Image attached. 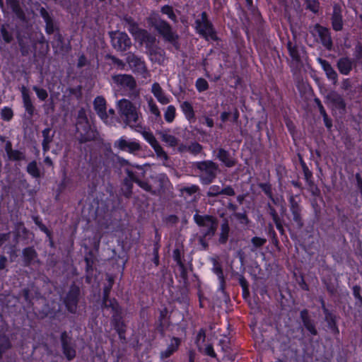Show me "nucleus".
Returning a JSON list of instances; mask_svg holds the SVG:
<instances>
[{
	"mask_svg": "<svg viewBox=\"0 0 362 362\" xmlns=\"http://www.w3.org/2000/svg\"><path fill=\"white\" fill-rule=\"evenodd\" d=\"M217 158L226 167L231 168L235 165V160L232 158L228 151L223 148H219L218 151Z\"/></svg>",
	"mask_w": 362,
	"mask_h": 362,
	"instance_id": "obj_24",
	"label": "nucleus"
},
{
	"mask_svg": "<svg viewBox=\"0 0 362 362\" xmlns=\"http://www.w3.org/2000/svg\"><path fill=\"white\" fill-rule=\"evenodd\" d=\"M314 32L319 36L323 46L330 50L332 47V40L329 30L317 24L314 27Z\"/></svg>",
	"mask_w": 362,
	"mask_h": 362,
	"instance_id": "obj_14",
	"label": "nucleus"
},
{
	"mask_svg": "<svg viewBox=\"0 0 362 362\" xmlns=\"http://www.w3.org/2000/svg\"><path fill=\"white\" fill-rule=\"evenodd\" d=\"M151 93L160 104L167 105L170 103V98L165 95L158 83H154L152 85Z\"/></svg>",
	"mask_w": 362,
	"mask_h": 362,
	"instance_id": "obj_22",
	"label": "nucleus"
},
{
	"mask_svg": "<svg viewBox=\"0 0 362 362\" xmlns=\"http://www.w3.org/2000/svg\"><path fill=\"white\" fill-rule=\"evenodd\" d=\"M78 289L72 288L67 294L64 303L68 310L71 313H75L77 307Z\"/></svg>",
	"mask_w": 362,
	"mask_h": 362,
	"instance_id": "obj_17",
	"label": "nucleus"
},
{
	"mask_svg": "<svg viewBox=\"0 0 362 362\" xmlns=\"http://www.w3.org/2000/svg\"><path fill=\"white\" fill-rule=\"evenodd\" d=\"M45 23H46V32L48 34L52 33L54 32V25H53L52 20L45 21Z\"/></svg>",
	"mask_w": 362,
	"mask_h": 362,
	"instance_id": "obj_57",
	"label": "nucleus"
},
{
	"mask_svg": "<svg viewBox=\"0 0 362 362\" xmlns=\"http://www.w3.org/2000/svg\"><path fill=\"white\" fill-rule=\"evenodd\" d=\"M13 113L11 108L4 107L1 110V116L4 120L9 121L13 117Z\"/></svg>",
	"mask_w": 362,
	"mask_h": 362,
	"instance_id": "obj_46",
	"label": "nucleus"
},
{
	"mask_svg": "<svg viewBox=\"0 0 362 362\" xmlns=\"http://www.w3.org/2000/svg\"><path fill=\"white\" fill-rule=\"evenodd\" d=\"M260 187L262 191L271 199H272V188L270 185L263 183L260 185Z\"/></svg>",
	"mask_w": 362,
	"mask_h": 362,
	"instance_id": "obj_51",
	"label": "nucleus"
},
{
	"mask_svg": "<svg viewBox=\"0 0 362 362\" xmlns=\"http://www.w3.org/2000/svg\"><path fill=\"white\" fill-rule=\"evenodd\" d=\"M180 107L187 120L189 122L194 120V111L190 103L185 101L181 104Z\"/></svg>",
	"mask_w": 362,
	"mask_h": 362,
	"instance_id": "obj_28",
	"label": "nucleus"
},
{
	"mask_svg": "<svg viewBox=\"0 0 362 362\" xmlns=\"http://www.w3.org/2000/svg\"><path fill=\"white\" fill-rule=\"evenodd\" d=\"M351 87V83L349 78H345L341 82V88L344 90H349Z\"/></svg>",
	"mask_w": 362,
	"mask_h": 362,
	"instance_id": "obj_56",
	"label": "nucleus"
},
{
	"mask_svg": "<svg viewBox=\"0 0 362 362\" xmlns=\"http://www.w3.org/2000/svg\"><path fill=\"white\" fill-rule=\"evenodd\" d=\"M110 288H105V290H104V296H103V304L105 307H111L112 309L115 311V312H117V310H118V304L116 301L115 300H108L107 299V296H108V294H109V292H110Z\"/></svg>",
	"mask_w": 362,
	"mask_h": 362,
	"instance_id": "obj_35",
	"label": "nucleus"
},
{
	"mask_svg": "<svg viewBox=\"0 0 362 362\" xmlns=\"http://www.w3.org/2000/svg\"><path fill=\"white\" fill-rule=\"evenodd\" d=\"M116 107L125 125L136 132H140L142 119L140 105H136L128 99L122 98L117 102Z\"/></svg>",
	"mask_w": 362,
	"mask_h": 362,
	"instance_id": "obj_1",
	"label": "nucleus"
},
{
	"mask_svg": "<svg viewBox=\"0 0 362 362\" xmlns=\"http://www.w3.org/2000/svg\"><path fill=\"white\" fill-rule=\"evenodd\" d=\"M61 342L63 354L67 360L71 361L76 356V349L71 342V339L68 337L66 332L61 334Z\"/></svg>",
	"mask_w": 362,
	"mask_h": 362,
	"instance_id": "obj_12",
	"label": "nucleus"
},
{
	"mask_svg": "<svg viewBox=\"0 0 362 362\" xmlns=\"http://www.w3.org/2000/svg\"><path fill=\"white\" fill-rule=\"evenodd\" d=\"M33 89L35 92L37 98L40 100L44 101L47 98L48 94L46 90L39 88L37 86H33Z\"/></svg>",
	"mask_w": 362,
	"mask_h": 362,
	"instance_id": "obj_44",
	"label": "nucleus"
},
{
	"mask_svg": "<svg viewBox=\"0 0 362 362\" xmlns=\"http://www.w3.org/2000/svg\"><path fill=\"white\" fill-rule=\"evenodd\" d=\"M40 14L42 16V18H44L45 21L52 20L51 17L49 16L48 12L47 11V10L45 8H41Z\"/></svg>",
	"mask_w": 362,
	"mask_h": 362,
	"instance_id": "obj_61",
	"label": "nucleus"
},
{
	"mask_svg": "<svg viewBox=\"0 0 362 362\" xmlns=\"http://www.w3.org/2000/svg\"><path fill=\"white\" fill-rule=\"evenodd\" d=\"M354 60L347 57L340 58L337 62V69L343 75H348L352 70Z\"/></svg>",
	"mask_w": 362,
	"mask_h": 362,
	"instance_id": "obj_20",
	"label": "nucleus"
},
{
	"mask_svg": "<svg viewBox=\"0 0 362 362\" xmlns=\"http://www.w3.org/2000/svg\"><path fill=\"white\" fill-rule=\"evenodd\" d=\"M322 116L323 117V119H324L325 126L328 129H330L332 126V120L330 119H329L327 113L322 114Z\"/></svg>",
	"mask_w": 362,
	"mask_h": 362,
	"instance_id": "obj_59",
	"label": "nucleus"
},
{
	"mask_svg": "<svg viewBox=\"0 0 362 362\" xmlns=\"http://www.w3.org/2000/svg\"><path fill=\"white\" fill-rule=\"evenodd\" d=\"M360 287L359 286H354V296L356 298L358 299L360 301L362 302V297L360 295Z\"/></svg>",
	"mask_w": 362,
	"mask_h": 362,
	"instance_id": "obj_63",
	"label": "nucleus"
},
{
	"mask_svg": "<svg viewBox=\"0 0 362 362\" xmlns=\"http://www.w3.org/2000/svg\"><path fill=\"white\" fill-rule=\"evenodd\" d=\"M112 47L119 51H126L132 46V42L124 32L112 31L110 33Z\"/></svg>",
	"mask_w": 362,
	"mask_h": 362,
	"instance_id": "obj_7",
	"label": "nucleus"
},
{
	"mask_svg": "<svg viewBox=\"0 0 362 362\" xmlns=\"http://www.w3.org/2000/svg\"><path fill=\"white\" fill-rule=\"evenodd\" d=\"M196 88L199 92H202L208 89V83L207 81L202 78H199L196 81Z\"/></svg>",
	"mask_w": 362,
	"mask_h": 362,
	"instance_id": "obj_45",
	"label": "nucleus"
},
{
	"mask_svg": "<svg viewBox=\"0 0 362 362\" xmlns=\"http://www.w3.org/2000/svg\"><path fill=\"white\" fill-rule=\"evenodd\" d=\"M161 11L163 13L167 15L170 20L174 21H176V15L175 14L171 6L165 5L161 8Z\"/></svg>",
	"mask_w": 362,
	"mask_h": 362,
	"instance_id": "obj_43",
	"label": "nucleus"
},
{
	"mask_svg": "<svg viewBox=\"0 0 362 362\" xmlns=\"http://www.w3.org/2000/svg\"><path fill=\"white\" fill-rule=\"evenodd\" d=\"M322 309L325 313V321L327 322L328 327L338 332V329L336 325L335 316L329 312V310L325 308L324 302L322 301Z\"/></svg>",
	"mask_w": 362,
	"mask_h": 362,
	"instance_id": "obj_29",
	"label": "nucleus"
},
{
	"mask_svg": "<svg viewBox=\"0 0 362 362\" xmlns=\"http://www.w3.org/2000/svg\"><path fill=\"white\" fill-rule=\"evenodd\" d=\"M355 57L357 59H362V46L358 45L355 48Z\"/></svg>",
	"mask_w": 362,
	"mask_h": 362,
	"instance_id": "obj_58",
	"label": "nucleus"
},
{
	"mask_svg": "<svg viewBox=\"0 0 362 362\" xmlns=\"http://www.w3.org/2000/svg\"><path fill=\"white\" fill-rule=\"evenodd\" d=\"M7 4L10 6L12 11L20 18H23L24 14L17 0H6Z\"/></svg>",
	"mask_w": 362,
	"mask_h": 362,
	"instance_id": "obj_36",
	"label": "nucleus"
},
{
	"mask_svg": "<svg viewBox=\"0 0 362 362\" xmlns=\"http://www.w3.org/2000/svg\"><path fill=\"white\" fill-rule=\"evenodd\" d=\"M10 238L9 233H0V247Z\"/></svg>",
	"mask_w": 362,
	"mask_h": 362,
	"instance_id": "obj_64",
	"label": "nucleus"
},
{
	"mask_svg": "<svg viewBox=\"0 0 362 362\" xmlns=\"http://www.w3.org/2000/svg\"><path fill=\"white\" fill-rule=\"evenodd\" d=\"M204 351L206 355L210 356L211 357L214 358L216 356V353L214 350V348H213L212 345H211V344H209L206 346Z\"/></svg>",
	"mask_w": 362,
	"mask_h": 362,
	"instance_id": "obj_55",
	"label": "nucleus"
},
{
	"mask_svg": "<svg viewBox=\"0 0 362 362\" xmlns=\"http://www.w3.org/2000/svg\"><path fill=\"white\" fill-rule=\"evenodd\" d=\"M156 154L157 158L165 162L168 159V154L163 150V147L160 146L159 143L152 147Z\"/></svg>",
	"mask_w": 362,
	"mask_h": 362,
	"instance_id": "obj_39",
	"label": "nucleus"
},
{
	"mask_svg": "<svg viewBox=\"0 0 362 362\" xmlns=\"http://www.w3.org/2000/svg\"><path fill=\"white\" fill-rule=\"evenodd\" d=\"M289 202L290 211L293 215V219L296 223L298 227L301 228L303 226L301 218V208L293 196H291Z\"/></svg>",
	"mask_w": 362,
	"mask_h": 362,
	"instance_id": "obj_16",
	"label": "nucleus"
},
{
	"mask_svg": "<svg viewBox=\"0 0 362 362\" xmlns=\"http://www.w3.org/2000/svg\"><path fill=\"white\" fill-rule=\"evenodd\" d=\"M42 134L43 136L42 140V150L43 153H45L49 150V144L52 143L54 133H52V130L50 128H46L42 132Z\"/></svg>",
	"mask_w": 362,
	"mask_h": 362,
	"instance_id": "obj_27",
	"label": "nucleus"
},
{
	"mask_svg": "<svg viewBox=\"0 0 362 362\" xmlns=\"http://www.w3.org/2000/svg\"><path fill=\"white\" fill-rule=\"evenodd\" d=\"M176 109L173 105H168L164 113V118L168 123L172 122L175 117Z\"/></svg>",
	"mask_w": 362,
	"mask_h": 362,
	"instance_id": "obj_38",
	"label": "nucleus"
},
{
	"mask_svg": "<svg viewBox=\"0 0 362 362\" xmlns=\"http://www.w3.org/2000/svg\"><path fill=\"white\" fill-rule=\"evenodd\" d=\"M113 82L120 88L132 90L136 83L134 77L129 74H117L112 76Z\"/></svg>",
	"mask_w": 362,
	"mask_h": 362,
	"instance_id": "obj_10",
	"label": "nucleus"
},
{
	"mask_svg": "<svg viewBox=\"0 0 362 362\" xmlns=\"http://www.w3.org/2000/svg\"><path fill=\"white\" fill-rule=\"evenodd\" d=\"M122 23L124 28L128 30L136 40L141 41V42L149 40L151 37L149 33L146 30L139 28L138 24L131 17L125 16L122 20Z\"/></svg>",
	"mask_w": 362,
	"mask_h": 362,
	"instance_id": "obj_5",
	"label": "nucleus"
},
{
	"mask_svg": "<svg viewBox=\"0 0 362 362\" xmlns=\"http://www.w3.org/2000/svg\"><path fill=\"white\" fill-rule=\"evenodd\" d=\"M21 91L22 94L24 107L25 110L28 112V113L32 115L34 112V107L33 105L30 95L28 94V89L25 86H23L21 89Z\"/></svg>",
	"mask_w": 362,
	"mask_h": 362,
	"instance_id": "obj_26",
	"label": "nucleus"
},
{
	"mask_svg": "<svg viewBox=\"0 0 362 362\" xmlns=\"http://www.w3.org/2000/svg\"><path fill=\"white\" fill-rule=\"evenodd\" d=\"M221 190H222V188L219 185H211L209 188V189L206 192V195L208 197H216L218 195L221 194Z\"/></svg>",
	"mask_w": 362,
	"mask_h": 362,
	"instance_id": "obj_42",
	"label": "nucleus"
},
{
	"mask_svg": "<svg viewBox=\"0 0 362 362\" xmlns=\"http://www.w3.org/2000/svg\"><path fill=\"white\" fill-rule=\"evenodd\" d=\"M147 102H148V109H149V111L151 112V113L152 115H153L156 117H160V112L157 105L153 100V98H150L149 99H148Z\"/></svg>",
	"mask_w": 362,
	"mask_h": 362,
	"instance_id": "obj_41",
	"label": "nucleus"
},
{
	"mask_svg": "<svg viewBox=\"0 0 362 362\" xmlns=\"http://www.w3.org/2000/svg\"><path fill=\"white\" fill-rule=\"evenodd\" d=\"M24 262L26 265H29L37 256L35 250L33 247H27L23 250Z\"/></svg>",
	"mask_w": 362,
	"mask_h": 362,
	"instance_id": "obj_33",
	"label": "nucleus"
},
{
	"mask_svg": "<svg viewBox=\"0 0 362 362\" xmlns=\"http://www.w3.org/2000/svg\"><path fill=\"white\" fill-rule=\"evenodd\" d=\"M173 258L177 264H181V263H182L181 260V254L179 249H175L173 251Z\"/></svg>",
	"mask_w": 362,
	"mask_h": 362,
	"instance_id": "obj_54",
	"label": "nucleus"
},
{
	"mask_svg": "<svg viewBox=\"0 0 362 362\" xmlns=\"http://www.w3.org/2000/svg\"><path fill=\"white\" fill-rule=\"evenodd\" d=\"M127 174L130 180L136 183L143 189L152 194H156V191L152 189L151 186L147 182L141 180L139 175L131 171H128Z\"/></svg>",
	"mask_w": 362,
	"mask_h": 362,
	"instance_id": "obj_25",
	"label": "nucleus"
},
{
	"mask_svg": "<svg viewBox=\"0 0 362 362\" xmlns=\"http://www.w3.org/2000/svg\"><path fill=\"white\" fill-rule=\"evenodd\" d=\"M317 62L325 71L327 77L329 80L332 81L334 84H336L338 78V75L335 70L332 68L331 64L327 61L322 59L321 58H318Z\"/></svg>",
	"mask_w": 362,
	"mask_h": 362,
	"instance_id": "obj_21",
	"label": "nucleus"
},
{
	"mask_svg": "<svg viewBox=\"0 0 362 362\" xmlns=\"http://www.w3.org/2000/svg\"><path fill=\"white\" fill-rule=\"evenodd\" d=\"M221 194L227 196H234L235 194V192L234 189L231 186L228 185L224 188H222Z\"/></svg>",
	"mask_w": 362,
	"mask_h": 362,
	"instance_id": "obj_53",
	"label": "nucleus"
},
{
	"mask_svg": "<svg viewBox=\"0 0 362 362\" xmlns=\"http://www.w3.org/2000/svg\"><path fill=\"white\" fill-rule=\"evenodd\" d=\"M229 233V226L227 221H225L221 225V231L220 234L219 242L221 243H225L228 237Z\"/></svg>",
	"mask_w": 362,
	"mask_h": 362,
	"instance_id": "obj_40",
	"label": "nucleus"
},
{
	"mask_svg": "<svg viewBox=\"0 0 362 362\" xmlns=\"http://www.w3.org/2000/svg\"><path fill=\"white\" fill-rule=\"evenodd\" d=\"M202 149V146L198 144V143H194V144H192L189 146V150L194 153V154H197L201 152Z\"/></svg>",
	"mask_w": 362,
	"mask_h": 362,
	"instance_id": "obj_52",
	"label": "nucleus"
},
{
	"mask_svg": "<svg viewBox=\"0 0 362 362\" xmlns=\"http://www.w3.org/2000/svg\"><path fill=\"white\" fill-rule=\"evenodd\" d=\"M157 134L161 141L170 147H175L179 144L180 140L171 133L170 129H164Z\"/></svg>",
	"mask_w": 362,
	"mask_h": 362,
	"instance_id": "obj_18",
	"label": "nucleus"
},
{
	"mask_svg": "<svg viewBox=\"0 0 362 362\" xmlns=\"http://www.w3.org/2000/svg\"><path fill=\"white\" fill-rule=\"evenodd\" d=\"M194 219L199 226L206 227L208 228V230L206 233V235L214 234L217 228V223L212 216L195 214Z\"/></svg>",
	"mask_w": 362,
	"mask_h": 362,
	"instance_id": "obj_11",
	"label": "nucleus"
},
{
	"mask_svg": "<svg viewBox=\"0 0 362 362\" xmlns=\"http://www.w3.org/2000/svg\"><path fill=\"white\" fill-rule=\"evenodd\" d=\"M332 24L333 29L336 31H339L343 28L341 9L340 6L337 4H335L333 7Z\"/></svg>",
	"mask_w": 362,
	"mask_h": 362,
	"instance_id": "obj_19",
	"label": "nucleus"
},
{
	"mask_svg": "<svg viewBox=\"0 0 362 362\" xmlns=\"http://www.w3.org/2000/svg\"><path fill=\"white\" fill-rule=\"evenodd\" d=\"M333 110L339 111L340 114L345 112L346 103L342 96L336 92H331L327 97Z\"/></svg>",
	"mask_w": 362,
	"mask_h": 362,
	"instance_id": "obj_15",
	"label": "nucleus"
},
{
	"mask_svg": "<svg viewBox=\"0 0 362 362\" xmlns=\"http://www.w3.org/2000/svg\"><path fill=\"white\" fill-rule=\"evenodd\" d=\"M180 267V275L183 278V279H186L187 278V270H186V267L184 264V263H181V264H177Z\"/></svg>",
	"mask_w": 362,
	"mask_h": 362,
	"instance_id": "obj_62",
	"label": "nucleus"
},
{
	"mask_svg": "<svg viewBox=\"0 0 362 362\" xmlns=\"http://www.w3.org/2000/svg\"><path fill=\"white\" fill-rule=\"evenodd\" d=\"M251 241L255 247H259L266 243L267 240L259 237H254L252 238Z\"/></svg>",
	"mask_w": 362,
	"mask_h": 362,
	"instance_id": "obj_48",
	"label": "nucleus"
},
{
	"mask_svg": "<svg viewBox=\"0 0 362 362\" xmlns=\"http://www.w3.org/2000/svg\"><path fill=\"white\" fill-rule=\"evenodd\" d=\"M11 348L9 338L5 334H0V358Z\"/></svg>",
	"mask_w": 362,
	"mask_h": 362,
	"instance_id": "obj_32",
	"label": "nucleus"
},
{
	"mask_svg": "<svg viewBox=\"0 0 362 362\" xmlns=\"http://www.w3.org/2000/svg\"><path fill=\"white\" fill-rule=\"evenodd\" d=\"M6 151L7 155L11 160H21L24 158V156L23 153L17 150H13L11 148V143L6 144Z\"/></svg>",
	"mask_w": 362,
	"mask_h": 362,
	"instance_id": "obj_31",
	"label": "nucleus"
},
{
	"mask_svg": "<svg viewBox=\"0 0 362 362\" xmlns=\"http://www.w3.org/2000/svg\"><path fill=\"white\" fill-rule=\"evenodd\" d=\"M93 105L97 114L105 123H110L112 122V119H109L106 111V101L103 97H96L94 100Z\"/></svg>",
	"mask_w": 362,
	"mask_h": 362,
	"instance_id": "obj_13",
	"label": "nucleus"
},
{
	"mask_svg": "<svg viewBox=\"0 0 362 362\" xmlns=\"http://www.w3.org/2000/svg\"><path fill=\"white\" fill-rule=\"evenodd\" d=\"M115 148L120 151H127L132 154H136L141 151V147L139 141L122 136L114 143Z\"/></svg>",
	"mask_w": 362,
	"mask_h": 362,
	"instance_id": "obj_8",
	"label": "nucleus"
},
{
	"mask_svg": "<svg viewBox=\"0 0 362 362\" xmlns=\"http://www.w3.org/2000/svg\"><path fill=\"white\" fill-rule=\"evenodd\" d=\"M197 32L207 40H216L217 39L215 30L212 23L208 18L207 13L204 11L195 21Z\"/></svg>",
	"mask_w": 362,
	"mask_h": 362,
	"instance_id": "obj_4",
	"label": "nucleus"
},
{
	"mask_svg": "<svg viewBox=\"0 0 362 362\" xmlns=\"http://www.w3.org/2000/svg\"><path fill=\"white\" fill-rule=\"evenodd\" d=\"M193 168L203 185L211 184L216 177L218 170V165L211 160L195 162Z\"/></svg>",
	"mask_w": 362,
	"mask_h": 362,
	"instance_id": "obj_2",
	"label": "nucleus"
},
{
	"mask_svg": "<svg viewBox=\"0 0 362 362\" xmlns=\"http://www.w3.org/2000/svg\"><path fill=\"white\" fill-rule=\"evenodd\" d=\"M233 216L240 222V223L247 225L249 222L247 215L245 213H235Z\"/></svg>",
	"mask_w": 362,
	"mask_h": 362,
	"instance_id": "obj_49",
	"label": "nucleus"
},
{
	"mask_svg": "<svg viewBox=\"0 0 362 362\" xmlns=\"http://www.w3.org/2000/svg\"><path fill=\"white\" fill-rule=\"evenodd\" d=\"M303 325L313 335L317 334V330L315 329V325L312 322V320H305Z\"/></svg>",
	"mask_w": 362,
	"mask_h": 362,
	"instance_id": "obj_47",
	"label": "nucleus"
},
{
	"mask_svg": "<svg viewBox=\"0 0 362 362\" xmlns=\"http://www.w3.org/2000/svg\"><path fill=\"white\" fill-rule=\"evenodd\" d=\"M1 33L2 35L3 39L4 40V41L6 42H10L12 40L13 37H12L11 34H10L6 30V29L5 28V27L4 25L1 27Z\"/></svg>",
	"mask_w": 362,
	"mask_h": 362,
	"instance_id": "obj_50",
	"label": "nucleus"
},
{
	"mask_svg": "<svg viewBox=\"0 0 362 362\" xmlns=\"http://www.w3.org/2000/svg\"><path fill=\"white\" fill-rule=\"evenodd\" d=\"M180 344V339L177 337H173L167 349L165 351L160 352V358L163 359L170 357L174 352L177 350Z\"/></svg>",
	"mask_w": 362,
	"mask_h": 362,
	"instance_id": "obj_23",
	"label": "nucleus"
},
{
	"mask_svg": "<svg viewBox=\"0 0 362 362\" xmlns=\"http://www.w3.org/2000/svg\"><path fill=\"white\" fill-rule=\"evenodd\" d=\"M139 129L140 132H139L141 134L144 139L151 145V147L159 143L151 132L143 130L142 127L141 129Z\"/></svg>",
	"mask_w": 362,
	"mask_h": 362,
	"instance_id": "obj_34",
	"label": "nucleus"
},
{
	"mask_svg": "<svg viewBox=\"0 0 362 362\" xmlns=\"http://www.w3.org/2000/svg\"><path fill=\"white\" fill-rule=\"evenodd\" d=\"M153 25L156 30L168 42H174L177 38V35L173 32L170 25L163 20H156L153 23Z\"/></svg>",
	"mask_w": 362,
	"mask_h": 362,
	"instance_id": "obj_9",
	"label": "nucleus"
},
{
	"mask_svg": "<svg viewBox=\"0 0 362 362\" xmlns=\"http://www.w3.org/2000/svg\"><path fill=\"white\" fill-rule=\"evenodd\" d=\"M27 172L33 177L38 178L40 177V170L37 166V162L35 160L28 163L27 166Z\"/></svg>",
	"mask_w": 362,
	"mask_h": 362,
	"instance_id": "obj_37",
	"label": "nucleus"
},
{
	"mask_svg": "<svg viewBox=\"0 0 362 362\" xmlns=\"http://www.w3.org/2000/svg\"><path fill=\"white\" fill-rule=\"evenodd\" d=\"M76 128L81 143L93 140L97 136V132L91 127L83 109L78 112Z\"/></svg>",
	"mask_w": 362,
	"mask_h": 362,
	"instance_id": "obj_3",
	"label": "nucleus"
},
{
	"mask_svg": "<svg viewBox=\"0 0 362 362\" xmlns=\"http://www.w3.org/2000/svg\"><path fill=\"white\" fill-rule=\"evenodd\" d=\"M287 48L292 60L296 62H298L300 59V51L298 47L291 41H288L287 43Z\"/></svg>",
	"mask_w": 362,
	"mask_h": 362,
	"instance_id": "obj_30",
	"label": "nucleus"
},
{
	"mask_svg": "<svg viewBox=\"0 0 362 362\" xmlns=\"http://www.w3.org/2000/svg\"><path fill=\"white\" fill-rule=\"evenodd\" d=\"M126 61L134 72L141 75L144 78H147L150 76V74L146 64L141 58L132 53H129Z\"/></svg>",
	"mask_w": 362,
	"mask_h": 362,
	"instance_id": "obj_6",
	"label": "nucleus"
},
{
	"mask_svg": "<svg viewBox=\"0 0 362 362\" xmlns=\"http://www.w3.org/2000/svg\"><path fill=\"white\" fill-rule=\"evenodd\" d=\"M112 62L115 64L117 65L121 69H124L125 64H124V63L121 59H117V58H116L115 57H112Z\"/></svg>",
	"mask_w": 362,
	"mask_h": 362,
	"instance_id": "obj_60",
	"label": "nucleus"
}]
</instances>
